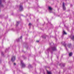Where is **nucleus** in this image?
I'll list each match as a JSON object with an SVG mask.
<instances>
[{
    "label": "nucleus",
    "instance_id": "f257e3e1",
    "mask_svg": "<svg viewBox=\"0 0 74 74\" xmlns=\"http://www.w3.org/2000/svg\"><path fill=\"white\" fill-rule=\"evenodd\" d=\"M52 49V51H56V47H53L52 48H49L46 51V54H48V53L49 51H51V49Z\"/></svg>",
    "mask_w": 74,
    "mask_h": 74
},
{
    "label": "nucleus",
    "instance_id": "f03ea898",
    "mask_svg": "<svg viewBox=\"0 0 74 74\" xmlns=\"http://www.w3.org/2000/svg\"><path fill=\"white\" fill-rule=\"evenodd\" d=\"M21 64L22 65V67H25V64L23 63V61H21Z\"/></svg>",
    "mask_w": 74,
    "mask_h": 74
},
{
    "label": "nucleus",
    "instance_id": "7ed1b4c3",
    "mask_svg": "<svg viewBox=\"0 0 74 74\" xmlns=\"http://www.w3.org/2000/svg\"><path fill=\"white\" fill-rule=\"evenodd\" d=\"M15 60V56H13L11 60L12 62H14Z\"/></svg>",
    "mask_w": 74,
    "mask_h": 74
},
{
    "label": "nucleus",
    "instance_id": "20e7f679",
    "mask_svg": "<svg viewBox=\"0 0 74 74\" xmlns=\"http://www.w3.org/2000/svg\"><path fill=\"white\" fill-rule=\"evenodd\" d=\"M19 10L20 11H21L23 10V7H22V5H20V6Z\"/></svg>",
    "mask_w": 74,
    "mask_h": 74
},
{
    "label": "nucleus",
    "instance_id": "39448f33",
    "mask_svg": "<svg viewBox=\"0 0 74 74\" xmlns=\"http://www.w3.org/2000/svg\"><path fill=\"white\" fill-rule=\"evenodd\" d=\"M62 5L63 10H66V7H65V6H64V3H63Z\"/></svg>",
    "mask_w": 74,
    "mask_h": 74
},
{
    "label": "nucleus",
    "instance_id": "423d86ee",
    "mask_svg": "<svg viewBox=\"0 0 74 74\" xmlns=\"http://www.w3.org/2000/svg\"><path fill=\"white\" fill-rule=\"evenodd\" d=\"M1 1H3V0H1V3H0V7H3V5L1 3Z\"/></svg>",
    "mask_w": 74,
    "mask_h": 74
},
{
    "label": "nucleus",
    "instance_id": "0eeeda50",
    "mask_svg": "<svg viewBox=\"0 0 74 74\" xmlns=\"http://www.w3.org/2000/svg\"><path fill=\"white\" fill-rule=\"evenodd\" d=\"M60 66H62L63 67H64L65 66V64H60Z\"/></svg>",
    "mask_w": 74,
    "mask_h": 74
},
{
    "label": "nucleus",
    "instance_id": "6e6552de",
    "mask_svg": "<svg viewBox=\"0 0 74 74\" xmlns=\"http://www.w3.org/2000/svg\"><path fill=\"white\" fill-rule=\"evenodd\" d=\"M63 34L66 35V34H67V33H66V32H65V31H64V30H63Z\"/></svg>",
    "mask_w": 74,
    "mask_h": 74
},
{
    "label": "nucleus",
    "instance_id": "1a4fd4ad",
    "mask_svg": "<svg viewBox=\"0 0 74 74\" xmlns=\"http://www.w3.org/2000/svg\"><path fill=\"white\" fill-rule=\"evenodd\" d=\"M71 38L72 40H74V35H73L72 36H71Z\"/></svg>",
    "mask_w": 74,
    "mask_h": 74
},
{
    "label": "nucleus",
    "instance_id": "9d476101",
    "mask_svg": "<svg viewBox=\"0 0 74 74\" xmlns=\"http://www.w3.org/2000/svg\"><path fill=\"white\" fill-rule=\"evenodd\" d=\"M68 48H70L71 47V44H69L68 45Z\"/></svg>",
    "mask_w": 74,
    "mask_h": 74
},
{
    "label": "nucleus",
    "instance_id": "9b49d317",
    "mask_svg": "<svg viewBox=\"0 0 74 74\" xmlns=\"http://www.w3.org/2000/svg\"><path fill=\"white\" fill-rule=\"evenodd\" d=\"M47 73L48 74H51V72L50 71H47Z\"/></svg>",
    "mask_w": 74,
    "mask_h": 74
},
{
    "label": "nucleus",
    "instance_id": "f8f14e48",
    "mask_svg": "<svg viewBox=\"0 0 74 74\" xmlns=\"http://www.w3.org/2000/svg\"><path fill=\"white\" fill-rule=\"evenodd\" d=\"M72 54H73V53H69V56H72Z\"/></svg>",
    "mask_w": 74,
    "mask_h": 74
},
{
    "label": "nucleus",
    "instance_id": "ddd939ff",
    "mask_svg": "<svg viewBox=\"0 0 74 74\" xmlns=\"http://www.w3.org/2000/svg\"><path fill=\"white\" fill-rule=\"evenodd\" d=\"M19 22H17L16 23V26H18V24H19Z\"/></svg>",
    "mask_w": 74,
    "mask_h": 74
},
{
    "label": "nucleus",
    "instance_id": "4468645a",
    "mask_svg": "<svg viewBox=\"0 0 74 74\" xmlns=\"http://www.w3.org/2000/svg\"><path fill=\"white\" fill-rule=\"evenodd\" d=\"M49 10H52L51 8L50 7H49Z\"/></svg>",
    "mask_w": 74,
    "mask_h": 74
},
{
    "label": "nucleus",
    "instance_id": "2eb2a0df",
    "mask_svg": "<svg viewBox=\"0 0 74 74\" xmlns=\"http://www.w3.org/2000/svg\"><path fill=\"white\" fill-rule=\"evenodd\" d=\"M1 53L2 55V56H3V55H4V54H3V53L2 52H1Z\"/></svg>",
    "mask_w": 74,
    "mask_h": 74
},
{
    "label": "nucleus",
    "instance_id": "dca6fc26",
    "mask_svg": "<svg viewBox=\"0 0 74 74\" xmlns=\"http://www.w3.org/2000/svg\"><path fill=\"white\" fill-rule=\"evenodd\" d=\"M28 67H31V65L29 64L28 66Z\"/></svg>",
    "mask_w": 74,
    "mask_h": 74
},
{
    "label": "nucleus",
    "instance_id": "f3484780",
    "mask_svg": "<svg viewBox=\"0 0 74 74\" xmlns=\"http://www.w3.org/2000/svg\"><path fill=\"white\" fill-rule=\"evenodd\" d=\"M22 38V36H21L20 38V39H21V38Z\"/></svg>",
    "mask_w": 74,
    "mask_h": 74
},
{
    "label": "nucleus",
    "instance_id": "a211bd4d",
    "mask_svg": "<svg viewBox=\"0 0 74 74\" xmlns=\"http://www.w3.org/2000/svg\"><path fill=\"white\" fill-rule=\"evenodd\" d=\"M65 47H66V44H65L64 45Z\"/></svg>",
    "mask_w": 74,
    "mask_h": 74
},
{
    "label": "nucleus",
    "instance_id": "6ab92c4d",
    "mask_svg": "<svg viewBox=\"0 0 74 74\" xmlns=\"http://www.w3.org/2000/svg\"><path fill=\"white\" fill-rule=\"evenodd\" d=\"M36 42H39V41H36Z\"/></svg>",
    "mask_w": 74,
    "mask_h": 74
},
{
    "label": "nucleus",
    "instance_id": "aec40b11",
    "mask_svg": "<svg viewBox=\"0 0 74 74\" xmlns=\"http://www.w3.org/2000/svg\"><path fill=\"white\" fill-rule=\"evenodd\" d=\"M29 25H31V23H29Z\"/></svg>",
    "mask_w": 74,
    "mask_h": 74
},
{
    "label": "nucleus",
    "instance_id": "412c9836",
    "mask_svg": "<svg viewBox=\"0 0 74 74\" xmlns=\"http://www.w3.org/2000/svg\"><path fill=\"white\" fill-rule=\"evenodd\" d=\"M14 65H15L16 64L15 63H14Z\"/></svg>",
    "mask_w": 74,
    "mask_h": 74
},
{
    "label": "nucleus",
    "instance_id": "4be33fe9",
    "mask_svg": "<svg viewBox=\"0 0 74 74\" xmlns=\"http://www.w3.org/2000/svg\"><path fill=\"white\" fill-rule=\"evenodd\" d=\"M66 50H67V48L66 47Z\"/></svg>",
    "mask_w": 74,
    "mask_h": 74
},
{
    "label": "nucleus",
    "instance_id": "5701e85b",
    "mask_svg": "<svg viewBox=\"0 0 74 74\" xmlns=\"http://www.w3.org/2000/svg\"><path fill=\"white\" fill-rule=\"evenodd\" d=\"M51 52V53H52V52Z\"/></svg>",
    "mask_w": 74,
    "mask_h": 74
},
{
    "label": "nucleus",
    "instance_id": "b1692460",
    "mask_svg": "<svg viewBox=\"0 0 74 74\" xmlns=\"http://www.w3.org/2000/svg\"><path fill=\"white\" fill-rule=\"evenodd\" d=\"M19 40V38L18 39V40Z\"/></svg>",
    "mask_w": 74,
    "mask_h": 74
},
{
    "label": "nucleus",
    "instance_id": "393cba45",
    "mask_svg": "<svg viewBox=\"0 0 74 74\" xmlns=\"http://www.w3.org/2000/svg\"><path fill=\"white\" fill-rule=\"evenodd\" d=\"M50 45H51V44L50 43Z\"/></svg>",
    "mask_w": 74,
    "mask_h": 74
}]
</instances>
